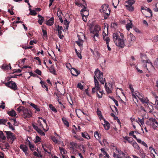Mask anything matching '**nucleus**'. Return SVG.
Wrapping results in <instances>:
<instances>
[{"instance_id":"obj_15","label":"nucleus","mask_w":158,"mask_h":158,"mask_svg":"<svg viewBox=\"0 0 158 158\" xmlns=\"http://www.w3.org/2000/svg\"><path fill=\"white\" fill-rule=\"evenodd\" d=\"M85 1L83 0H75V4L77 6L82 7V6L85 4Z\"/></svg>"},{"instance_id":"obj_27","label":"nucleus","mask_w":158,"mask_h":158,"mask_svg":"<svg viewBox=\"0 0 158 158\" xmlns=\"http://www.w3.org/2000/svg\"><path fill=\"white\" fill-rule=\"evenodd\" d=\"M2 68L4 70H8L9 68H10V69L11 68L10 64H9V65L6 64H3L2 66Z\"/></svg>"},{"instance_id":"obj_51","label":"nucleus","mask_w":158,"mask_h":158,"mask_svg":"<svg viewBox=\"0 0 158 158\" xmlns=\"http://www.w3.org/2000/svg\"><path fill=\"white\" fill-rule=\"evenodd\" d=\"M35 72L39 75H41V71L38 69H36L35 71Z\"/></svg>"},{"instance_id":"obj_61","label":"nucleus","mask_w":158,"mask_h":158,"mask_svg":"<svg viewBox=\"0 0 158 158\" xmlns=\"http://www.w3.org/2000/svg\"><path fill=\"white\" fill-rule=\"evenodd\" d=\"M82 17L83 21L85 22H86L87 21V19L85 17V15H84V14H83V15H82Z\"/></svg>"},{"instance_id":"obj_3","label":"nucleus","mask_w":158,"mask_h":158,"mask_svg":"<svg viewBox=\"0 0 158 158\" xmlns=\"http://www.w3.org/2000/svg\"><path fill=\"white\" fill-rule=\"evenodd\" d=\"M102 12L104 14V19H106L110 15V9L109 8V6L108 5L104 4L102 6Z\"/></svg>"},{"instance_id":"obj_6","label":"nucleus","mask_w":158,"mask_h":158,"mask_svg":"<svg viewBox=\"0 0 158 158\" xmlns=\"http://www.w3.org/2000/svg\"><path fill=\"white\" fill-rule=\"evenodd\" d=\"M100 30V26L98 25H96L94 27V29L91 31V33L95 34V36L98 38L99 37V31Z\"/></svg>"},{"instance_id":"obj_21","label":"nucleus","mask_w":158,"mask_h":158,"mask_svg":"<svg viewBox=\"0 0 158 158\" xmlns=\"http://www.w3.org/2000/svg\"><path fill=\"white\" fill-rule=\"evenodd\" d=\"M154 97L155 99V103L154 104V105L155 106V108L157 110H158V97L156 96V95H154Z\"/></svg>"},{"instance_id":"obj_43","label":"nucleus","mask_w":158,"mask_h":158,"mask_svg":"<svg viewBox=\"0 0 158 158\" xmlns=\"http://www.w3.org/2000/svg\"><path fill=\"white\" fill-rule=\"evenodd\" d=\"M29 10L30 11L31 15H35L37 14V13L35 10H31L30 9H29Z\"/></svg>"},{"instance_id":"obj_12","label":"nucleus","mask_w":158,"mask_h":158,"mask_svg":"<svg viewBox=\"0 0 158 158\" xmlns=\"http://www.w3.org/2000/svg\"><path fill=\"white\" fill-rule=\"evenodd\" d=\"M135 2L134 0H129V11H132L134 10V7L133 5Z\"/></svg>"},{"instance_id":"obj_41","label":"nucleus","mask_w":158,"mask_h":158,"mask_svg":"<svg viewBox=\"0 0 158 158\" xmlns=\"http://www.w3.org/2000/svg\"><path fill=\"white\" fill-rule=\"evenodd\" d=\"M134 132L135 133L136 131H131L130 132V133H129V135H130L132 136L135 139H136V135H134Z\"/></svg>"},{"instance_id":"obj_53","label":"nucleus","mask_w":158,"mask_h":158,"mask_svg":"<svg viewBox=\"0 0 158 158\" xmlns=\"http://www.w3.org/2000/svg\"><path fill=\"white\" fill-rule=\"evenodd\" d=\"M6 120L4 119H0V124H5L6 122Z\"/></svg>"},{"instance_id":"obj_36","label":"nucleus","mask_w":158,"mask_h":158,"mask_svg":"<svg viewBox=\"0 0 158 158\" xmlns=\"http://www.w3.org/2000/svg\"><path fill=\"white\" fill-rule=\"evenodd\" d=\"M49 107L51 110L54 112H57L56 109L52 104H50L49 105Z\"/></svg>"},{"instance_id":"obj_44","label":"nucleus","mask_w":158,"mask_h":158,"mask_svg":"<svg viewBox=\"0 0 158 158\" xmlns=\"http://www.w3.org/2000/svg\"><path fill=\"white\" fill-rule=\"evenodd\" d=\"M97 115H98V116L100 117V118H102L103 117L102 115L101 112L100 110L98 109L97 110Z\"/></svg>"},{"instance_id":"obj_13","label":"nucleus","mask_w":158,"mask_h":158,"mask_svg":"<svg viewBox=\"0 0 158 158\" xmlns=\"http://www.w3.org/2000/svg\"><path fill=\"white\" fill-rule=\"evenodd\" d=\"M125 154L123 152H120L119 154L117 155L114 152L113 156L115 158H123L125 157Z\"/></svg>"},{"instance_id":"obj_34","label":"nucleus","mask_w":158,"mask_h":158,"mask_svg":"<svg viewBox=\"0 0 158 158\" xmlns=\"http://www.w3.org/2000/svg\"><path fill=\"white\" fill-rule=\"evenodd\" d=\"M83 42L84 41H80L78 40V41H76V43L79 46L81 47L82 46Z\"/></svg>"},{"instance_id":"obj_7","label":"nucleus","mask_w":158,"mask_h":158,"mask_svg":"<svg viewBox=\"0 0 158 158\" xmlns=\"http://www.w3.org/2000/svg\"><path fill=\"white\" fill-rule=\"evenodd\" d=\"M7 135V137L8 139H10L11 140V143H12L13 141L16 139L15 136L10 131H5Z\"/></svg>"},{"instance_id":"obj_60","label":"nucleus","mask_w":158,"mask_h":158,"mask_svg":"<svg viewBox=\"0 0 158 158\" xmlns=\"http://www.w3.org/2000/svg\"><path fill=\"white\" fill-rule=\"evenodd\" d=\"M32 126L34 129L36 130L37 131H38V130L39 129V128H38V126L35 125L33 124H32Z\"/></svg>"},{"instance_id":"obj_55","label":"nucleus","mask_w":158,"mask_h":158,"mask_svg":"<svg viewBox=\"0 0 158 158\" xmlns=\"http://www.w3.org/2000/svg\"><path fill=\"white\" fill-rule=\"evenodd\" d=\"M77 87L80 89H83V86L82 85L81 83H78V84Z\"/></svg>"},{"instance_id":"obj_1","label":"nucleus","mask_w":158,"mask_h":158,"mask_svg":"<svg viewBox=\"0 0 158 158\" xmlns=\"http://www.w3.org/2000/svg\"><path fill=\"white\" fill-rule=\"evenodd\" d=\"M113 40L116 45L121 48L124 46V43L123 38L124 35L120 32L114 33L113 35Z\"/></svg>"},{"instance_id":"obj_4","label":"nucleus","mask_w":158,"mask_h":158,"mask_svg":"<svg viewBox=\"0 0 158 158\" xmlns=\"http://www.w3.org/2000/svg\"><path fill=\"white\" fill-rule=\"evenodd\" d=\"M4 84L6 86H7L14 90L17 89V85L14 81H10L4 83Z\"/></svg>"},{"instance_id":"obj_49","label":"nucleus","mask_w":158,"mask_h":158,"mask_svg":"<svg viewBox=\"0 0 158 158\" xmlns=\"http://www.w3.org/2000/svg\"><path fill=\"white\" fill-rule=\"evenodd\" d=\"M72 69L74 70L76 73L77 75H75L74 74H73L72 73V74L74 76H77V75H79L80 74V73L78 72V71L77 70V69L74 68H72Z\"/></svg>"},{"instance_id":"obj_28","label":"nucleus","mask_w":158,"mask_h":158,"mask_svg":"<svg viewBox=\"0 0 158 158\" xmlns=\"http://www.w3.org/2000/svg\"><path fill=\"white\" fill-rule=\"evenodd\" d=\"M139 154L142 158H145L146 155L143 150H140Z\"/></svg>"},{"instance_id":"obj_10","label":"nucleus","mask_w":158,"mask_h":158,"mask_svg":"<svg viewBox=\"0 0 158 158\" xmlns=\"http://www.w3.org/2000/svg\"><path fill=\"white\" fill-rule=\"evenodd\" d=\"M151 125L154 129H156L158 128V122L156 119L154 118H152L150 120Z\"/></svg>"},{"instance_id":"obj_37","label":"nucleus","mask_w":158,"mask_h":158,"mask_svg":"<svg viewBox=\"0 0 158 158\" xmlns=\"http://www.w3.org/2000/svg\"><path fill=\"white\" fill-rule=\"evenodd\" d=\"M24 107L23 106H20L17 108L18 113H20L23 112V110L24 109Z\"/></svg>"},{"instance_id":"obj_52","label":"nucleus","mask_w":158,"mask_h":158,"mask_svg":"<svg viewBox=\"0 0 158 158\" xmlns=\"http://www.w3.org/2000/svg\"><path fill=\"white\" fill-rule=\"evenodd\" d=\"M37 123H38V125L40 127H42V128H44L43 127V126L42 125V124L41 123V121H40V120H38L37 121Z\"/></svg>"},{"instance_id":"obj_24","label":"nucleus","mask_w":158,"mask_h":158,"mask_svg":"<svg viewBox=\"0 0 158 158\" xmlns=\"http://www.w3.org/2000/svg\"><path fill=\"white\" fill-rule=\"evenodd\" d=\"M38 16L39 18L38 22L40 25H41L44 20V18L43 16L40 15H38Z\"/></svg>"},{"instance_id":"obj_62","label":"nucleus","mask_w":158,"mask_h":158,"mask_svg":"<svg viewBox=\"0 0 158 158\" xmlns=\"http://www.w3.org/2000/svg\"><path fill=\"white\" fill-rule=\"evenodd\" d=\"M52 141L55 143H56L58 142V140L55 137H53L52 138Z\"/></svg>"},{"instance_id":"obj_56","label":"nucleus","mask_w":158,"mask_h":158,"mask_svg":"<svg viewBox=\"0 0 158 158\" xmlns=\"http://www.w3.org/2000/svg\"><path fill=\"white\" fill-rule=\"evenodd\" d=\"M139 95H137H137H136V98L138 97L139 99V98L141 97L142 98H143V95L142 94L139 93Z\"/></svg>"},{"instance_id":"obj_2","label":"nucleus","mask_w":158,"mask_h":158,"mask_svg":"<svg viewBox=\"0 0 158 158\" xmlns=\"http://www.w3.org/2000/svg\"><path fill=\"white\" fill-rule=\"evenodd\" d=\"M95 75L97 77L100 83L104 84V82H105V78H103V74L98 69H97L94 72Z\"/></svg>"},{"instance_id":"obj_64","label":"nucleus","mask_w":158,"mask_h":158,"mask_svg":"<svg viewBox=\"0 0 158 158\" xmlns=\"http://www.w3.org/2000/svg\"><path fill=\"white\" fill-rule=\"evenodd\" d=\"M103 155H104L105 156L108 158H109V156L108 155V154L106 152H104V153H103Z\"/></svg>"},{"instance_id":"obj_50","label":"nucleus","mask_w":158,"mask_h":158,"mask_svg":"<svg viewBox=\"0 0 158 158\" xmlns=\"http://www.w3.org/2000/svg\"><path fill=\"white\" fill-rule=\"evenodd\" d=\"M138 121L143 126V124H144V119L143 118H142V119L138 118Z\"/></svg>"},{"instance_id":"obj_23","label":"nucleus","mask_w":158,"mask_h":158,"mask_svg":"<svg viewBox=\"0 0 158 158\" xmlns=\"http://www.w3.org/2000/svg\"><path fill=\"white\" fill-rule=\"evenodd\" d=\"M7 114L10 116L15 117L17 114L14 110H12L11 111H8Z\"/></svg>"},{"instance_id":"obj_35","label":"nucleus","mask_w":158,"mask_h":158,"mask_svg":"<svg viewBox=\"0 0 158 158\" xmlns=\"http://www.w3.org/2000/svg\"><path fill=\"white\" fill-rule=\"evenodd\" d=\"M29 145V148L31 150L33 151L34 150V145L33 144H32L30 141H28Z\"/></svg>"},{"instance_id":"obj_19","label":"nucleus","mask_w":158,"mask_h":158,"mask_svg":"<svg viewBox=\"0 0 158 158\" xmlns=\"http://www.w3.org/2000/svg\"><path fill=\"white\" fill-rule=\"evenodd\" d=\"M20 148L22 149L23 152L26 154L28 148L25 145L21 144L20 146Z\"/></svg>"},{"instance_id":"obj_42","label":"nucleus","mask_w":158,"mask_h":158,"mask_svg":"<svg viewBox=\"0 0 158 158\" xmlns=\"http://www.w3.org/2000/svg\"><path fill=\"white\" fill-rule=\"evenodd\" d=\"M42 32L43 33V36L46 37L47 39V31L44 29H42Z\"/></svg>"},{"instance_id":"obj_46","label":"nucleus","mask_w":158,"mask_h":158,"mask_svg":"<svg viewBox=\"0 0 158 158\" xmlns=\"http://www.w3.org/2000/svg\"><path fill=\"white\" fill-rule=\"evenodd\" d=\"M124 5L126 9L128 10V0L126 1L124 3Z\"/></svg>"},{"instance_id":"obj_18","label":"nucleus","mask_w":158,"mask_h":158,"mask_svg":"<svg viewBox=\"0 0 158 158\" xmlns=\"http://www.w3.org/2000/svg\"><path fill=\"white\" fill-rule=\"evenodd\" d=\"M130 37L131 38L130 43H129V47L132 45L133 43L135 40V37L131 33L130 34Z\"/></svg>"},{"instance_id":"obj_58","label":"nucleus","mask_w":158,"mask_h":158,"mask_svg":"<svg viewBox=\"0 0 158 158\" xmlns=\"http://www.w3.org/2000/svg\"><path fill=\"white\" fill-rule=\"evenodd\" d=\"M64 23L65 25H69V22L65 19L64 20Z\"/></svg>"},{"instance_id":"obj_16","label":"nucleus","mask_w":158,"mask_h":158,"mask_svg":"<svg viewBox=\"0 0 158 158\" xmlns=\"http://www.w3.org/2000/svg\"><path fill=\"white\" fill-rule=\"evenodd\" d=\"M130 143L132 145V146L135 149V151H138L140 149L139 146L135 141H133L131 142Z\"/></svg>"},{"instance_id":"obj_17","label":"nucleus","mask_w":158,"mask_h":158,"mask_svg":"<svg viewBox=\"0 0 158 158\" xmlns=\"http://www.w3.org/2000/svg\"><path fill=\"white\" fill-rule=\"evenodd\" d=\"M103 39L104 40V41H105L106 42V45H107V47L108 48V50L109 51H110L111 50V49L110 48V47L109 45V42L110 40V39L109 38V37H107L106 38V37H104Z\"/></svg>"},{"instance_id":"obj_33","label":"nucleus","mask_w":158,"mask_h":158,"mask_svg":"<svg viewBox=\"0 0 158 158\" xmlns=\"http://www.w3.org/2000/svg\"><path fill=\"white\" fill-rule=\"evenodd\" d=\"M101 136V135H100L98 131H96L94 133V137L97 139H99Z\"/></svg>"},{"instance_id":"obj_45","label":"nucleus","mask_w":158,"mask_h":158,"mask_svg":"<svg viewBox=\"0 0 158 158\" xmlns=\"http://www.w3.org/2000/svg\"><path fill=\"white\" fill-rule=\"evenodd\" d=\"M110 98L114 101V102L116 106H118V101L115 99L113 97H110Z\"/></svg>"},{"instance_id":"obj_39","label":"nucleus","mask_w":158,"mask_h":158,"mask_svg":"<svg viewBox=\"0 0 158 158\" xmlns=\"http://www.w3.org/2000/svg\"><path fill=\"white\" fill-rule=\"evenodd\" d=\"M59 149L61 152V154H62V152H63L64 154H66L67 152V151L63 148L60 147Z\"/></svg>"},{"instance_id":"obj_57","label":"nucleus","mask_w":158,"mask_h":158,"mask_svg":"<svg viewBox=\"0 0 158 158\" xmlns=\"http://www.w3.org/2000/svg\"><path fill=\"white\" fill-rule=\"evenodd\" d=\"M139 100L142 102L143 103H147L144 100V98H142L141 97L139 98Z\"/></svg>"},{"instance_id":"obj_26","label":"nucleus","mask_w":158,"mask_h":158,"mask_svg":"<svg viewBox=\"0 0 158 158\" xmlns=\"http://www.w3.org/2000/svg\"><path fill=\"white\" fill-rule=\"evenodd\" d=\"M49 71L50 72L53 74L54 75H56V70L55 69L54 67L52 65L49 69Z\"/></svg>"},{"instance_id":"obj_48","label":"nucleus","mask_w":158,"mask_h":158,"mask_svg":"<svg viewBox=\"0 0 158 158\" xmlns=\"http://www.w3.org/2000/svg\"><path fill=\"white\" fill-rule=\"evenodd\" d=\"M81 135L82 137L86 139H88V138L87 137V136H88V137H89V136L87 133L85 134V133H82Z\"/></svg>"},{"instance_id":"obj_59","label":"nucleus","mask_w":158,"mask_h":158,"mask_svg":"<svg viewBox=\"0 0 158 158\" xmlns=\"http://www.w3.org/2000/svg\"><path fill=\"white\" fill-rule=\"evenodd\" d=\"M97 89L95 87H94L92 89V93L93 94L96 91H97Z\"/></svg>"},{"instance_id":"obj_5","label":"nucleus","mask_w":158,"mask_h":158,"mask_svg":"<svg viewBox=\"0 0 158 158\" xmlns=\"http://www.w3.org/2000/svg\"><path fill=\"white\" fill-rule=\"evenodd\" d=\"M129 89H130L131 92L132 96L133 98V100L135 102V103L136 104L135 102V101L136 100L137 102H138V100L137 99L136 95H137V93H138V92L136 91L134 92V89L133 88V85L131 84L129 85Z\"/></svg>"},{"instance_id":"obj_54","label":"nucleus","mask_w":158,"mask_h":158,"mask_svg":"<svg viewBox=\"0 0 158 158\" xmlns=\"http://www.w3.org/2000/svg\"><path fill=\"white\" fill-rule=\"evenodd\" d=\"M95 87L97 89V90H99V89H100V88L99 86V82L95 84Z\"/></svg>"},{"instance_id":"obj_38","label":"nucleus","mask_w":158,"mask_h":158,"mask_svg":"<svg viewBox=\"0 0 158 158\" xmlns=\"http://www.w3.org/2000/svg\"><path fill=\"white\" fill-rule=\"evenodd\" d=\"M0 138L3 140H5L6 139V137L4 136L3 132L1 131L0 132Z\"/></svg>"},{"instance_id":"obj_8","label":"nucleus","mask_w":158,"mask_h":158,"mask_svg":"<svg viewBox=\"0 0 158 158\" xmlns=\"http://www.w3.org/2000/svg\"><path fill=\"white\" fill-rule=\"evenodd\" d=\"M23 115L24 116V118H30L31 116V112L28 110L27 109L24 107L23 110Z\"/></svg>"},{"instance_id":"obj_29","label":"nucleus","mask_w":158,"mask_h":158,"mask_svg":"<svg viewBox=\"0 0 158 158\" xmlns=\"http://www.w3.org/2000/svg\"><path fill=\"white\" fill-rule=\"evenodd\" d=\"M62 120L64 124L68 127L69 126V123L67 120L66 118H62Z\"/></svg>"},{"instance_id":"obj_20","label":"nucleus","mask_w":158,"mask_h":158,"mask_svg":"<svg viewBox=\"0 0 158 158\" xmlns=\"http://www.w3.org/2000/svg\"><path fill=\"white\" fill-rule=\"evenodd\" d=\"M54 18L53 17H51L50 19L48 21H47L46 23V24L48 26H52V25L54 23Z\"/></svg>"},{"instance_id":"obj_22","label":"nucleus","mask_w":158,"mask_h":158,"mask_svg":"<svg viewBox=\"0 0 158 158\" xmlns=\"http://www.w3.org/2000/svg\"><path fill=\"white\" fill-rule=\"evenodd\" d=\"M141 9V10H147L148 12H149L150 14V16H146V17L150 18V17H152V11L150 9H149V8H148L147 7L144 8L143 7H142Z\"/></svg>"},{"instance_id":"obj_14","label":"nucleus","mask_w":158,"mask_h":158,"mask_svg":"<svg viewBox=\"0 0 158 158\" xmlns=\"http://www.w3.org/2000/svg\"><path fill=\"white\" fill-rule=\"evenodd\" d=\"M63 29L62 26L58 25L56 31H58V36L60 39H62L64 37L63 35H61L62 34L61 30Z\"/></svg>"},{"instance_id":"obj_63","label":"nucleus","mask_w":158,"mask_h":158,"mask_svg":"<svg viewBox=\"0 0 158 158\" xmlns=\"http://www.w3.org/2000/svg\"><path fill=\"white\" fill-rule=\"evenodd\" d=\"M136 69L137 72H139V73H143V72L142 70L139 69L138 68L136 67Z\"/></svg>"},{"instance_id":"obj_25","label":"nucleus","mask_w":158,"mask_h":158,"mask_svg":"<svg viewBox=\"0 0 158 158\" xmlns=\"http://www.w3.org/2000/svg\"><path fill=\"white\" fill-rule=\"evenodd\" d=\"M104 121L105 123V124L104 125L105 129L106 130H108L109 129L110 127V124L108 123V122L106 121L105 119L104 120Z\"/></svg>"},{"instance_id":"obj_11","label":"nucleus","mask_w":158,"mask_h":158,"mask_svg":"<svg viewBox=\"0 0 158 158\" xmlns=\"http://www.w3.org/2000/svg\"><path fill=\"white\" fill-rule=\"evenodd\" d=\"M140 57L141 59V60H142V62L143 63H150L152 66V63L151 62H150V61L148 60H147V58L146 55H144L142 54H140Z\"/></svg>"},{"instance_id":"obj_31","label":"nucleus","mask_w":158,"mask_h":158,"mask_svg":"<svg viewBox=\"0 0 158 158\" xmlns=\"http://www.w3.org/2000/svg\"><path fill=\"white\" fill-rule=\"evenodd\" d=\"M105 88L107 93L110 94L111 93L112 91L110 89L109 87H107L106 85V82H105Z\"/></svg>"},{"instance_id":"obj_40","label":"nucleus","mask_w":158,"mask_h":158,"mask_svg":"<svg viewBox=\"0 0 158 158\" xmlns=\"http://www.w3.org/2000/svg\"><path fill=\"white\" fill-rule=\"evenodd\" d=\"M41 140V138L39 136H37L35 137V143H37L40 141Z\"/></svg>"},{"instance_id":"obj_32","label":"nucleus","mask_w":158,"mask_h":158,"mask_svg":"<svg viewBox=\"0 0 158 158\" xmlns=\"http://www.w3.org/2000/svg\"><path fill=\"white\" fill-rule=\"evenodd\" d=\"M77 37L78 38V40L83 41V39H84L85 37L84 34H81V35H80L79 34L77 35Z\"/></svg>"},{"instance_id":"obj_9","label":"nucleus","mask_w":158,"mask_h":158,"mask_svg":"<svg viewBox=\"0 0 158 158\" xmlns=\"http://www.w3.org/2000/svg\"><path fill=\"white\" fill-rule=\"evenodd\" d=\"M123 17L125 19L122 21V23L123 24H125L126 23V28L128 31V16L127 14H124Z\"/></svg>"},{"instance_id":"obj_47","label":"nucleus","mask_w":158,"mask_h":158,"mask_svg":"<svg viewBox=\"0 0 158 158\" xmlns=\"http://www.w3.org/2000/svg\"><path fill=\"white\" fill-rule=\"evenodd\" d=\"M37 132L42 135H45V133L40 129L38 130V131H37Z\"/></svg>"},{"instance_id":"obj_30","label":"nucleus","mask_w":158,"mask_h":158,"mask_svg":"<svg viewBox=\"0 0 158 158\" xmlns=\"http://www.w3.org/2000/svg\"><path fill=\"white\" fill-rule=\"evenodd\" d=\"M83 9H81V12H86L87 13H88V12H87L86 10V4L85 3L84 4H83V5L82 6Z\"/></svg>"}]
</instances>
